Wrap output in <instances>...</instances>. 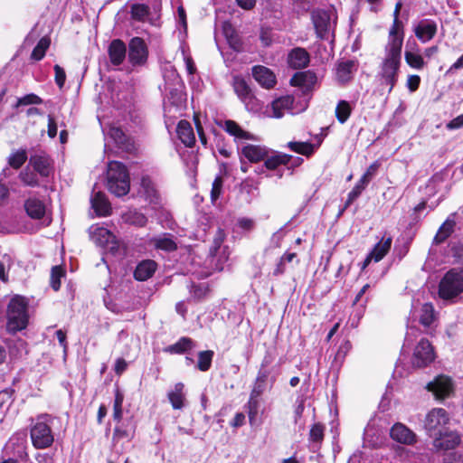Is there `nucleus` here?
<instances>
[{
  "label": "nucleus",
  "instance_id": "nucleus-36",
  "mask_svg": "<svg viewBox=\"0 0 463 463\" xmlns=\"http://www.w3.org/2000/svg\"><path fill=\"white\" fill-rule=\"evenodd\" d=\"M184 384L182 383H178L175 385L173 391L168 392V399L172 404V407L175 410H180L184 406Z\"/></svg>",
  "mask_w": 463,
  "mask_h": 463
},
{
  "label": "nucleus",
  "instance_id": "nucleus-24",
  "mask_svg": "<svg viewBox=\"0 0 463 463\" xmlns=\"http://www.w3.org/2000/svg\"><path fill=\"white\" fill-rule=\"evenodd\" d=\"M437 319L438 314L435 311L434 306L430 302L422 304L419 316L420 324L425 328H431Z\"/></svg>",
  "mask_w": 463,
  "mask_h": 463
},
{
  "label": "nucleus",
  "instance_id": "nucleus-57",
  "mask_svg": "<svg viewBox=\"0 0 463 463\" xmlns=\"http://www.w3.org/2000/svg\"><path fill=\"white\" fill-rule=\"evenodd\" d=\"M222 184H223V180H222V176H220V175L216 176L213 182L212 190H211V198H212L213 202H215L219 198V196L222 193Z\"/></svg>",
  "mask_w": 463,
  "mask_h": 463
},
{
  "label": "nucleus",
  "instance_id": "nucleus-58",
  "mask_svg": "<svg viewBox=\"0 0 463 463\" xmlns=\"http://www.w3.org/2000/svg\"><path fill=\"white\" fill-rule=\"evenodd\" d=\"M380 165L381 164L379 161H374L368 166L364 174L362 175V178L370 183L371 180L375 176Z\"/></svg>",
  "mask_w": 463,
  "mask_h": 463
},
{
  "label": "nucleus",
  "instance_id": "nucleus-1",
  "mask_svg": "<svg viewBox=\"0 0 463 463\" xmlns=\"http://www.w3.org/2000/svg\"><path fill=\"white\" fill-rule=\"evenodd\" d=\"M402 43L398 40H392L388 41L384 47V57L381 63L379 77L382 84L388 86L389 93L398 80Z\"/></svg>",
  "mask_w": 463,
  "mask_h": 463
},
{
  "label": "nucleus",
  "instance_id": "nucleus-31",
  "mask_svg": "<svg viewBox=\"0 0 463 463\" xmlns=\"http://www.w3.org/2000/svg\"><path fill=\"white\" fill-rule=\"evenodd\" d=\"M24 208L27 214L33 219H41L45 213V205L36 198H29L25 201Z\"/></svg>",
  "mask_w": 463,
  "mask_h": 463
},
{
  "label": "nucleus",
  "instance_id": "nucleus-26",
  "mask_svg": "<svg viewBox=\"0 0 463 463\" xmlns=\"http://www.w3.org/2000/svg\"><path fill=\"white\" fill-rule=\"evenodd\" d=\"M156 269V263L154 260H143L136 267L134 277L137 280L145 281L154 275Z\"/></svg>",
  "mask_w": 463,
  "mask_h": 463
},
{
  "label": "nucleus",
  "instance_id": "nucleus-48",
  "mask_svg": "<svg viewBox=\"0 0 463 463\" xmlns=\"http://www.w3.org/2000/svg\"><path fill=\"white\" fill-rule=\"evenodd\" d=\"M25 435L14 436L10 439L9 443L7 444V448L9 449L11 446L17 445L18 449L16 451V454L20 458L23 459L27 457V453L25 452Z\"/></svg>",
  "mask_w": 463,
  "mask_h": 463
},
{
  "label": "nucleus",
  "instance_id": "nucleus-6",
  "mask_svg": "<svg viewBox=\"0 0 463 463\" xmlns=\"http://www.w3.org/2000/svg\"><path fill=\"white\" fill-rule=\"evenodd\" d=\"M90 240L98 246L102 247L111 253L116 254L119 251L121 243L116 236L103 226L93 224L89 229Z\"/></svg>",
  "mask_w": 463,
  "mask_h": 463
},
{
  "label": "nucleus",
  "instance_id": "nucleus-19",
  "mask_svg": "<svg viewBox=\"0 0 463 463\" xmlns=\"http://www.w3.org/2000/svg\"><path fill=\"white\" fill-rule=\"evenodd\" d=\"M108 53L110 62L115 66H118L122 64L126 59L127 46L123 41L115 39L109 43Z\"/></svg>",
  "mask_w": 463,
  "mask_h": 463
},
{
  "label": "nucleus",
  "instance_id": "nucleus-28",
  "mask_svg": "<svg viewBox=\"0 0 463 463\" xmlns=\"http://www.w3.org/2000/svg\"><path fill=\"white\" fill-rule=\"evenodd\" d=\"M356 69L354 61H342L336 67V79L341 83L349 81L352 78L354 71Z\"/></svg>",
  "mask_w": 463,
  "mask_h": 463
},
{
  "label": "nucleus",
  "instance_id": "nucleus-49",
  "mask_svg": "<svg viewBox=\"0 0 463 463\" xmlns=\"http://www.w3.org/2000/svg\"><path fill=\"white\" fill-rule=\"evenodd\" d=\"M325 427L321 423L312 425L309 431V440L314 446L320 444L324 439Z\"/></svg>",
  "mask_w": 463,
  "mask_h": 463
},
{
  "label": "nucleus",
  "instance_id": "nucleus-17",
  "mask_svg": "<svg viewBox=\"0 0 463 463\" xmlns=\"http://www.w3.org/2000/svg\"><path fill=\"white\" fill-rule=\"evenodd\" d=\"M439 436L433 440V446L437 449H453L461 441L460 436L456 431H445L438 433Z\"/></svg>",
  "mask_w": 463,
  "mask_h": 463
},
{
  "label": "nucleus",
  "instance_id": "nucleus-55",
  "mask_svg": "<svg viewBox=\"0 0 463 463\" xmlns=\"http://www.w3.org/2000/svg\"><path fill=\"white\" fill-rule=\"evenodd\" d=\"M63 276V270L60 266H54L51 272V285L52 288L57 291L60 289L61 281L60 279Z\"/></svg>",
  "mask_w": 463,
  "mask_h": 463
},
{
  "label": "nucleus",
  "instance_id": "nucleus-50",
  "mask_svg": "<svg viewBox=\"0 0 463 463\" xmlns=\"http://www.w3.org/2000/svg\"><path fill=\"white\" fill-rule=\"evenodd\" d=\"M19 178L24 185L35 187L39 185L36 174L28 167L19 174Z\"/></svg>",
  "mask_w": 463,
  "mask_h": 463
},
{
  "label": "nucleus",
  "instance_id": "nucleus-7",
  "mask_svg": "<svg viewBox=\"0 0 463 463\" xmlns=\"http://www.w3.org/2000/svg\"><path fill=\"white\" fill-rule=\"evenodd\" d=\"M449 415L442 408H434L425 416L423 426L430 436L439 433L440 428L449 422Z\"/></svg>",
  "mask_w": 463,
  "mask_h": 463
},
{
  "label": "nucleus",
  "instance_id": "nucleus-27",
  "mask_svg": "<svg viewBox=\"0 0 463 463\" xmlns=\"http://www.w3.org/2000/svg\"><path fill=\"white\" fill-rule=\"evenodd\" d=\"M129 14L132 20L146 23L149 19L151 10L146 4L132 3L129 5Z\"/></svg>",
  "mask_w": 463,
  "mask_h": 463
},
{
  "label": "nucleus",
  "instance_id": "nucleus-61",
  "mask_svg": "<svg viewBox=\"0 0 463 463\" xmlns=\"http://www.w3.org/2000/svg\"><path fill=\"white\" fill-rule=\"evenodd\" d=\"M237 225L243 231H251L254 228V221L250 218L241 217L238 219Z\"/></svg>",
  "mask_w": 463,
  "mask_h": 463
},
{
  "label": "nucleus",
  "instance_id": "nucleus-3",
  "mask_svg": "<svg viewBox=\"0 0 463 463\" xmlns=\"http://www.w3.org/2000/svg\"><path fill=\"white\" fill-rule=\"evenodd\" d=\"M28 302L25 298L16 296L11 299L7 308V330L15 333L24 329L28 324Z\"/></svg>",
  "mask_w": 463,
  "mask_h": 463
},
{
  "label": "nucleus",
  "instance_id": "nucleus-38",
  "mask_svg": "<svg viewBox=\"0 0 463 463\" xmlns=\"http://www.w3.org/2000/svg\"><path fill=\"white\" fill-rule=\"evenodd\" d=\"M291 159V156L283 154V153H276L270 156H267L265 160V166L268 169L274 170L279 165H287Z\"/></svg>",
  "mask_w": 463,
  "mask_h": 463
},
{
  "label": "nucleus",
  "instance_id": "nucleus-14",
  "mask_svg": "<svg viewBox=\"0 0 463 463\" xmlns=\"http://www.w3.org/2000/svg\"><path fill=\"white\" fill-rule=\"evenodd\" d=\"M252 76L254 80L265 89H272L277 83L274 72L268 67L256 65L252 67Z\"/></svg>",
  "mask_w": 463,
  "mask_h": 463
},
{
  "label": "nucleus",
  "instance_id": "nucleus-11",
  "mask_svg": "<svg viewBox=\"0 0 463 463\" xmlns=\"http://www.w3.org/2000/svg\"><path fill=\"white\" fill-rule=\"evenodd\" d=\"M404 59L411 68L417 71L423 70L427 65V61H424L418 43L412 38H409L406 42Z\"/></svg>",
  "mask_w": 463,
  "mask_h": 463
},
{
  "label": "nucleus",
  "instance_id": "nucleus-35",
  "mask_svg": "<svg viewBox=\"0 0 463 463\" xmlns=\"http://www.w3.org/2000/svg\"><path fill=\"white\" fill-rule=\"evenodd\" d=\"M140 193L148 200L150 203H156L157 200V191L155 187L154 183L149 177H143L141 179Z\"/></svg>",
  "mask_w": 463,
  "mask_h": 463
},
{
  "label": "nucleus",
  "instance_id": "nucleus-47",
  "mask_svg": "<svg viewBox=\"0 0 463 463\" xmlns=\"http://www.w3.org/2000/svg\"><path fill=\"white\" fill-rule=\"evenodd\" d=\"M213 354V352L211 350L199 352L197 368L202 372L208 371L211 367Z\"/></svg>",
  "mask_w": 463,
  "mask_h": 463
},
{
  "label": "nucleus",
  "instance_id": "nucleus-51",
  "mask_svg": "<svg viewBox=\"0 0 463 463\" xmlns=\"http://www.w3.org/2000/svg\"><path fill=\"white\" fill-rule=\"evenodd\" d=\"M247 413L249 417V421L250 425L254 424L256 420L258 411H259V401L258 397H253L250 395V399L246 404Z\"/></svg>",
  "mask_w": 463,
  "mask_h": 463
},
{
  "label": "nucleus",
  "instance_id": "nucleus-10",
  "mask_svg": "<svg viewBox=\"0 0 463 463\" xmlns=\"http://www.w3.org/2000/svg\"><path fill=\"white\" fill-rule=\"evenodd\" d=\"M128 61L133 66L144 65L148 57V49L140 37H133L128 43Z\"/></svg>",
  "mask_w": 463,
  "mask_h": 463
},
{
  "label": "nucleus",
  "instance_id": "nucleus-44",
  "mask_svg": "<svg viewBox=\"0 0 463 463\" xmlns=\"http://www.w3.org/2000/svg\"><path fill=\"white\" fill-rule=\"evenodd\" d=\"M368 184L369 183L361 177L352 191L349 192L345 202V207L349 206L355 199H357Z\"/></svg>",
  "mask_w": 463,
  "mask_h": 463
},
{
  "label": "nucleus",
  "instance_id": "nucleus-60",
  "mask_svg": "<svg viewBox=\"0 0 463 463\" xmlns=\"http://www.w3.org/2000/svg\"><path fill=\"white\" fill-rule=\"evenodd\" d=\"M109 135L118 143V144H123L125 141V134L124 132L119 128L116 127L110 128L109 131Z\"/></svg>",
  "mask_w": 463,
  "mask_h": 463
},
{
  "label": "nucleus",
  "instance_id": "nucleus-64",
  "mask_svg": "<svg viewBox=\"0 0 463 463\" xmlns=\"http://www.w3.org/2000/svg\"><path fill=\"white\" fill-rule=\"evenodd\" d=\"M448 129H458L463 127V114L458 116L457 118H453L447 124Z\"/></svg>",
  "mask_w": 463,
  "mask_h": 463
},
{
  "label": "nucleus",
  "instance_id": "nucleus-13",
  "mask_svg": "<svg viewBox=\"0 0 463 463\" xmlns=\"http://www.w3.org/2000/svg\"><path fill=\"white\" fill-rule=\"evenodd\" d=\"M437 24L430 19H423L413 27L415 36L422 43H426L433 39L437 33Z\"/></svg>",
  "mask_w": 463,
  "mask_h": 463
},
{
  "label": "nucleus",
  "instance_id": "nucleus-22",
  "mask_svg": "<svg viewBox=\"0 0 463 463\" xmlns=\"http://www.w3.org/2000/svg\"><path fill=\"white\" fill-rule=\"evenodd\" d=\"M233 89L239 99L248 106L252 101L254 96L245 80L240 76L233 78Z\"/></svg>",
  "mask_w": 463,
  "mask_h": 463
},
{
  "label": "nucleus",
  "instance_id": "nucleus-45",
  "mask_svg": "<svg viewBox=\"0 0 463 463\" xmlns=\"http://www.w3.org/2000/svg\"><path fill=\"white\" fill-rule=\"evenodd\" d=\"M27 160V153L24 149H19L12 153L8 157V164L14 169H19Z\"/></svg>",
  "mask_w": 463,
  "mask_h": 463
},
{
  "label": "nucleus",
  "instance_id": "nucleus-62",
  "mask_svg": "<svg viewBox=\"0 0 463 463\" xmlns=\"http://www.w3.org/2000/svg\"><path fill=\"white\" fill-rule=\"evenodd\" d=\"M420 83V78L418 75H409L406 86L410 91L413 92L418 90Z\"/></svg>",
  "mask_w": 463,
  "mask_h": 463
},
{
  "label": "nucleus",
  "instance_id": "nucleus-2",
  "mask_svg": "<svg viewBox=\"0 0 463 463\" xmlns=\"http://www.w3.org/2000/svg\"><path fill=\"white\" fill-rule=\"evenodd\" d=\"M438 293L441 299L455 302L463 293V270L451 269L446 272L439 281Z\"/></svg>",
  "mask_w": 463,
  "mask_h": 463
},
{
  "label": "nucleus",
  "instance_id": "nucleus-54",
  "mask_svg": "<svg viewBox=\"0 0 463 463\" xmlns=\"http://www.w3.org/2000/svg\"><path fill=\"white\" fill-rule=\"evenodd\" d=\"M134 436L132 428L116 427L113 433V440L119 441L122 439L130 440Z\"/></svg>",
  "mask_w": 463,
  "mask_h": 463
},
{
  "label": "nucleus",
  "instance_id": "nucleus-37",
  "mask_svg": "<svg viewBox=\"0 0 463 463\" xmlns=\"http://www.w3.org/2000/svg\"><path fill=\"white\" fill-rule=\"evenodd\" d=\"M269 373L268 371L260 370L258 373L254 386L251 390L250 395L253 397H260L267 388L268 377Z\"/></svg>",
  "mask_w": 463,
  "mask_h": 463
},
{
  "label": "nucleus",
  "instance_id": "nucleus-63",
  "mask_svg": "<svg viewBox=\"0 0 463 463\" xmlns=\"http://www.w3.org/2000/svg\"><path fill=\"white\" fill-rule=\"evenodd\" d=\"M57 135V124L52 116H48V136L51 138L55 137Z\"/></svg>",
  "mask_w": 463,
  "mask_h": 463
},
{
  "label": "nucleus",
  "instance_id": "nucleus-53",
  "mask_svg": "<svg viewBox=\"0 0 463 463\" xmlns=\"http://www.w3.org/2000/svg\"><path fill=\"white\" fill-rule=\"evenodd\" d=\"M42 103L43 99L38 95L34 93H30L19 98L14 107L18 108L20 106L39 105Z\"/></svg>",
  "mask_w": 463,
  "mask_h": 463
},
{
  "label": "nucleus",
  "instance_id": "nucleus-25",
  "mask_svg": "<svg viewBox=\"0 0 463 463\" xmlns=\"http://www.w3.org/2000/svg\"><path fill=\"white\" fill-rule=\"evenodd\" d=\"M30 164L33 166V169L42 176H49L52 172L51 159L44 154L31 156Z\"/></svg>",
  "mask_w": 463,
  "mask_h": 463
},
{
  "label": "nucleus",
  "instance_id": "nucleus-30",
  "mask_svg": "<svg viewBox=\"0 0 463 463\" xmlns=\"http://www.w3.org/2000/svg\"><path fill=\"white\" fill-rule=\"evenodd\" d=\"M223 129L229 133L231 136L234 137L237 142L242 140L252 139L253 136L243 130L235 121L233 120H225L223 124Z\"/></svg>",
  "mask_w": 463,
  "mask_h": 463
},
{
  "label": "nucleus",
  "instance_id": "nucleus-39",
  "mask_svg": "<svg viewBox=\"0 0 463 463\" xmlns=\"http://www.w3.org/2000/svg\"><path fill=\"white\" fill-rule=\"evenodd\" d=\"M455 222L453 220L447 219L443 224L439 227L434 237V243L439 244L443 242L453 232Z\"/></svg>",
  "mask_w": 463,
  "mask_h": 463
},
{
  "label": "nucleus",
  "instance_id": "nucleus-16",
  "mask_svg": "<svg viewBox=\"0 0 463 463\" xmlns=\"http://www.w3.org/2000/svg\"><path fill=\"white\" fill-rule=\"evenodd\" d=\"M391 438L402 444L412 445L416 442V434L402 423H395L390 430Z\"/></svg>",
  "mask_w": 463,
  "mask_h": 463
},
{
  "label": "nucleus",
  "instance_id": "nucleus-29",
  "mask_svg": "<svg viewBox=\"0 0 463 463\" xmlns=\"http://www.w3.org/2000/svg\"><path fill=\"white\" fill-rule=\"evenodd\" d=\"M176 132L178 137L186 146H192L195 142V137L193 128L189 122L186 120L179 121Z\"/></svg>",
  "mask_w": 463,
  "mask_h": 463
},
{
  "label": "nucleus",
  "instance_id": "nucleus-46",
  "mask_svg": "<svg viewBox=\"0 0 463 463\" xmlns=\"http://www.w3.org/2000/svg\"><path fill=\"white\" fill-rule=\"evenodd\" d=\"M123 219L126 222L139 227L145 226L147 221L144 214L136 211H128L123 215Z\"/></svg>",
  "mask_w": 463,
  "mask_h": 463
},
{
  "label": "nucleus",
  "instance_id": "nucleus-34",
  "mask_svg": "<svg viewBox=\"0 0 463 463\" xmlns=\"http://www.w3.org/2000/svg\"><path fill=\"white\" fill-rule=\"evenodd\" d=\"M400 10L394 9L393 23L389 30L388 41L398 40L403 43V26L402 23L399 20Z\"/></svg>",
  "mask_w": 463,
  "mask_h": 463
},
{
  "label": "nucleus",
  "instance_id": "nucleus-23",
  "mask_svg": "<svg viewBox=\"0 0 463 463\" xmlns=\"http://www.w3.org/2000/svg\"><path fill=\"white\" fill-rule=\"evenodd\" d=\"M90 202L92 208L95 210L98 215L107 216L110 214V203L108 201L106 195L102 192L94 193L90 199Z\"/></svg>",
  "mask_w": 463,
  "mask_h": 463
},
{
  "label": "nucleus",
  "instance_id": "nucleus-8",
  "mask_svg": "<svg viewBox=\"0 0 463 463\" xmlns=\"http://www.w3.org/2000/svg\"><path fill=\"white\" fill-rule=\"evenodd\" d=\"M435 359L434 349L427 339H421L415 346L411 357L414 367L422 368L429 365Z\"/></svg>",
  "mask_w": 463,
  "mask_h": 463
},
{
  "label": "nucleus",
  "instance_id": "nucleus-18",
  "mask_svg": "<svg viewBox=\"0 0 463 463\" xmlns=\"http://www.w3.org/2000/svg\"><path fill=\"white\" fill-rule=\"evenodd\" d=\"M316 33L319 38H324L330 30V15L326 11L315 10L311 14Z\"/></svg>",
  "mask_w": 463,
  "mask_h": 463
},
{
  "label": "nucleus",
  "instance_id": "nucleus-15",
  "mask_svg": "<svg viewBox=\"0 0 463 463\" xmlns=\"http://www.w3.org/2000/svg\"><path fill=\"white\" fill-rule=\"evenodd\" d=\"M317 82V77L311 71L297 72L290 79V84L300 88L304 93L311 90Z\"/></svg>",
  "mask_w": 463,
  "mask_h": 463
},
{
  "label": "nucleus",
  "instance_id": "nucleus-12",
  "mask_svg": "<svg viewBox=\"0 0 463 463\" xmlns=\"http://www.w3.org/2000/svg\"><path fill=\"white\" fill-rule=\"evenodd\" d=\"M294 97L291 95L281 96L274 99L270 104V109L268 110L270 117L280 118L285 113L288 112L294 114L293 110Z\"/></svg>",
  "mask_w": 463,
  "mask_h": 463
},
{
  "label": "nucleus",
  "instance_id": "nucleus-40",
  "mask_svg": "<svg viewBox=\"0 0 463 463\" xmlns=\"http://www.w3.org/2000/svg\"><path fill=\"white\" fill-rule=\"evenodd\" d=\"M194 341L189 337H182L175 344L169 345L165 351L172 354H182L194 347Z\"/></svg>",
  "mask_w": 463,
  "mask_h": 463
},
{
  "label": "nucleus",
  "instance_id": "nucleus-32",
  "mask_svg": "<svg viewBox=\"0 0 463 463\" xmlns=\"http://www.w3.org/2000/svg\"><path fill=\"white\" fill-rule=\"evenodd\" d=\"M150 244L153 245L156 249L165 251H174L177 248L173 237L165 233L152 238L150 240Z\"/></svg>",
  "mask_w": 463,
  "mask_h": 463
},
{
  "label": "nucleus",
  "instance_id": "nucleus-52",
  "mask_svg": "<svg viewBox=\"0 0 463 463\" xmlns=\"http://www.w3.org/2000/svg\"><path fill=\"white\" fill-rule=\"evenodd\" d=\"M13 264L12 258L7 255L4 254L0 258V279L4 282L8 281V271Z\"/></svg>",
  "mask_w": 463,
  "mask_h": 463
},
{
  "label": "nucleus",
  "instance_id": "nucleus-59",
  "mask_svg": "<svg viewBox=\"0 0 463 463\" xmlns=\"http://www.w3.org/2000/svg\"><path fill=\"white\" fill-rule=\"evenodd\" d=\"M55 72V82L61 89L65 83L66 74L64 70L58 64L53 67Z\"/></svg>",
  "mask_w": 463,
  "mask_h": 463
},
{
  "label": "nucleus",
  "instance_id": "nucleus-33",
  "mask_svg": "<svg viewBox=\"0 0 463 463\" xmlns=\"http://www.w3.org/2000/svg\"><path fill=\"white\" fill-rule=\"evenodd\" d=\"M392 237H388L380 241L370 252V257H372L375 262L382 260L389 252L392 246Z\"/></svg>",
  "mask_w": 463,
  "mask_h": 463
},
{
  "label": "nucleus",
  "instance_id": "nucleus-43",
  "mask_svg": "<svg viewBox=\"0 0 463 463\" xmlns=\"http://www.w3.org/2000/svg\"><path fill=\"white\" fill-rule=\"evenodd\" d=\"M288 147L298 154L309 156L314 152V146L307 142H295L291 141L288 143Z\"/></svg>",
  "mask_w": 463,
  "mask_h": 463
},
{
  "label": "nucleus",
  "instance_id": "nucleus-56",
  "mask_svg": "<svg viewBox=\"0 0 463 463\" xmlns=\"http://www.w3.org/2000/svg\"><path fill=\"white\" fill-rule=\"evenodd\" d=\"M123 394L119 392H116L114 406H113V418L117 421H120L122 418V403H123Z\"/></svg>",
  "mask_w": 463,
  "mask_h": 463
},
{
  "label": "nucleus",
  "instance_id": "nucleus-4",
  "mask_svg": "<svg viewBox=\"0 0 463 463\" xmlns=\"http://www.w3.org/2000/svg\"><path fill=\"white\" fill-rule=\"evenodd\" d=\"M129 176L126 166L112 161L108 167V189L116 196H123L129 191Z\"/></svg>",
  "mask_w": 463,
  "mask_h": 463
},
{
  "label": "nucleus",
  "instance_id": "nucleus-41",
  "mask_svg": "<svg viewBox=\"0 0 463 463\" xmlns=\"http://www.w3.org/2000/svg\"><path fill=\"white\" fill-rule=\"evenodd\" d=\"M352 113V108L349 102L340 100L335 108V117L339 123L345 124Z\"/></svg>",
  "mask_w": 463,
  "mask_h": 463
},
{
  "label": "nucleus",
  "instance_id": "nucleus-5",
  "mask_svg": "<svg viewBox=\"0 0 463 463\" xmlns=\"http://www.w3.org/2000/svg\"><path fill=\"white\" fill-rule=\"evenodd\" d=\"M50 420V415H41L31 429L32 442L36 449H46L53 443L54 438L48 424Z\"/></svg>",
  "mask_w": 463,
  "mask_h": 463
},
{
  "label": "nucleus",
  "instance_id": "nucleus-42",
  "mask_svg": "<svg viewBox=\"0 0 463 463\" xmlns=\"http://www.w3.org/2000/svg\"><path fill=\"white\" fill-rule=\"evenodd\" d=\"M50 44L51 40L49 37L44 36L41 38L37 45L33 48L31 58L34 61H41L44 57Z\"/></svg>",
  "mask_w": 463,
  "mask_h": 463
},
{
  "label": "nucleus",
  "instance_id": "nucleus-20",
  "mask_svg": "<svg viewBox=\"0 0 463 463\" xmlns=\"http://www.w3.org/2000/svg\"><path fill=\"white\" fill-rule=\"evenodd\" d=\"M310 61L309 53L304 48H295L288 55V63L293 69H302Z\"/></svg>",
  "mask_w": 463,
  "mask_h": 463
},
{
  "label": "nucleus",
  "instance_id": "nucleus-21",
  "mask_svg": "<svg viewBox=\"0 0 463 463\" xmlns=\"http://www.w3.org/2000/svg\"><path fill=\"white\" fill-rule=\"evenodd\" d=\"M241 155L247 158L250 163H258L266 158L268 149L260 145H246L241 147Z\"/></svg>",
  "mask_w": 463,
  "mask_h": 463
},
{
  "label": "nucleus",
  "instance_id": "nucleus-9",
  "mask_svg": "<svg viewBox=\"0 0 463 463\" xmlns=\"http://www.w3.org/2000/svg\"><path fill=\"white\" fill-rule=\"evenodd\" d=\"M426 388L428 391L431 392L438 400L449 398L454 392L452 379L443 374L436 376L433 381L427 384Z\"/></svg>",
  "mask_w": 463,
  "mask_h": 463
}]
</instances>
